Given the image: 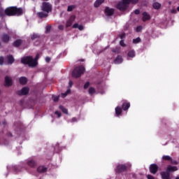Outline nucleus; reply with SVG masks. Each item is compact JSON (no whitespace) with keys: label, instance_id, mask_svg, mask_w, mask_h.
Wrapping results in <instances>:
<instances>
[{"label":"nucleus","instance_id":"17","mask_svg":"<svg viewBox=\"0 0 179 179\" xmlns=\"http://www.w3.org/2000/svg\"><path fill=\"white\" fill-rule=\"evenodd\" d=\"M129 107H131V104L128 102H124L122 104V109L124 111H127V110H128V108H129Z\"/></svg>","mask_w":179,"mask_h":179},{"label":"nucleus","instance_id":"37","mask_svg":"<svg viewBox=\"0 0 179 179\" xmlns=\"http://www.w3.org/2000/svg\"><path fill=\"white\" fill-rule=\"evenodd\" d=\"M3 61H5L3 57H0V65H3Z\"/></svg>","mask_w":179,"mask_h":179},{"label":"nucleus","instance_id":"25","mask_svg":"<svg viewBox=\"0 0 179 179\" xmlns=\"http://www.w3.org/2000/svg\"><path fill=\"white\" fill-rule=\"evenodd\" d=\"M152 6L154 9H160V7L162 6V5L158 2H155L152 4Z\"/></svg>","mask_w":179,"mask_h":179},{"label":"nucleus","instance_id":"4","mask_svg":"<svg viewBox=\"0 0 179 179\" xmlns=\"http://www.w3.org/2000/svg\"><path fill=\"white\" fill-rule=\"evenodd\" d=\"M85 73V67L80 66L76 67L72 72L73 78H80Z\"/></svg>","mask_w":179,"mask_h":179},{"label":"nucleus","instance_id":"10","mask_svg":"<svg viewBox=\"0 0 179 179\" xmlns=\"http://www.w3.org/2000/svg\"><path fill=\"white\" fill-rule=\"evenodd\" d=\"M105 14L106 16H112V15H114V9L106 7L105 9Z\"/></svg>","mask_w":179,"mask_h":179},{"label":"nucleus","instance_id":"8","mask_svg":"<svg viewBox=\"0 0 179 179\" xmlns=\"http://www.w3.org/2000/svg\"><path fill=\"white\" fill-rule=\"evenodd\" d=\"M26 164H27V166H29V167H31V168L36 167L37 166V163L33 159H27L26 161Z\"/></svg>","mask_w":179,"mask_h":179},{"label":"nucleus","instance_id":"44","mask_svg":"<svg viewBox=\"0 0 179 179\" xmlns=\"http://www.w3.org/2000/svg\"><path fill=\"white\" fill-rule=\"evenodd\" d=\"M147 178L148 179H155V177L152 176V175H148Z\"/></svg>","mask_w":179,"mask_h":179},{"label":"nucleus","instance_id":"31","mask_svg":"<svg viewBox=\"0 0 179 179\" xmlns=\"http://www.w3.org/2000/svg\"><path fill=\"white\" fill-rule=\"evenodd\" d=\"M94 93H96V90H94V88H93V87H90L89 89V94H94Z\"/></svg>","mask_w":179,"mask_h":179},{"label":"nucleus","instance_id":"7","mask_svg":"<svg viewBox=\"0 0 179 179\" xmlns=\"http://www.w3.org/2000/svg\"><path fill=\"white\" fill-rule=\"evenodd\" d=\"M29 93V87H23L21 90L17 92V94L19 96H24Z\"/></svg>","mask_w":179,"mask_h":179},{"label":"nucleus","instance_id":"30","mask_svg":"<svg viewBox=\"0 0 179 179\" xmlns=\"http://www.w3.org/2000/svg\"><path fill=\"white\" fill-rule=\"evenodd\" d=\"M71 93V90H68L65 93L62 94V97L64 99L68 96V94Z\"/></svg>","mask_w":179,"mask_h":179},{"label":"nucleus","instance_id":"11","mask_svg":"<svg viewBox=\"0 0 179 179\" xmlns=\"http://www.w3.org/2000/svg\"><path fill=\"white\" fill-rule=\"evenodd\" d=\"M127 170V166L125 165H118L115 169L117 173H122Z\"/></svg>","mask_w":179,"mask_h":179},{"label":"nucleus","instance_id":"49","mask_svg":"<svg viewBox=\"0 0 179 179\" xmlns=\"http://www.w3.org/2000/svg\"><path fill=\"white\" fill-rule=\"evenodd\" d=\"M69 85L70 87H72V85H73V83L72 81H69Z\"/></svg>","mask_w":179,"mask_h":179},{"label":"nucleus","instance_id":"28","mask_svg":"<svg viewBox=\"0 0 179 179\" xmlns=\"http://www.w3.org/2000/svg\"><path fill=\"white\" fill-rule=\"evenodd\" d=\"M128 57H130L131 58H134L135 57V51L131 50L128 52Z\"/></svg>","mask_w":179,"mask_h":179},{"label":"nucleus","instance_id":"15","mask_svg":"<svg viewBox=\"0 0 179 179\" xmlns=\"http://www.w3.org/2000/svg\"><path fill=\"white\" fill-rule=\"evenodd\" d=\"M146 20H150V15L148 13H143V22H146Z\"/></svg>","mask_w":179,"mask_h":179},{"label":"nucleus","instance_id":"1","mask_svg":"<svg viewBox=\"0 0 179 179\" xmlns=\"http://www.w3.org/2000/svg\"><path fill=\"white\" fill-rule=\"evenodd\" d=\"M39 58H40L39 55H36V57L35 59H34L33 57L31 56H27L21 59V62L22 64L28 65L31 68H34V66H37V64H38L37 59H38Z\"/></svg>","mask_w":179,"mask_h":179},{"label":"nucleus","instance_id":"2","mask_svg":"<svg viewBox=\"0 0 179 179\" xmlns=\"http://www.w3.org/2000/svg\"><path fill=\"white\" fill-rule=\"evenodd\" d=\"M5 12L8 16H20V15H23V9L16 7L8 8L6 9Z\"/></svg>","mask_w":179,"mask_h":179},{"label":"nucleus","instance_id":"13","mask_svg":"<svg viewBox=\"0 0 179 179\" xmlns=\"http://www.w3.org/2000/svg\"><path fill=\"white\" fill-rule=\"evenodd\" d=\"M6 60H7L8 65H12V64H13V62H15V58H13V56H12V55L7 56Z\"/></svg>","mask_w":179,"mask_h":179},{"label":"nucleus","instance_id":"14","mask_svg":"<svg viewBox=\"0 0 179 179\" xmlns=\"http://www.w3.org/2000/svg\"><path fill=\"white\" fill-rule=\"evenodd\" d=\"M5 85L12 86V78L9 76H6L5 78Z\"/></svg>","mask_w":179,"mask_h":179},{"label":"nucleus","instance_id":"34","mask_svg":"<svg viewBox=\"0 0 179 179\" xmlns=\"http://www.w3.org/2000/svg\"><path fill=\"white\" fill-rule=\"evenodd\" d=\"M73 6H69L67 8L68 12H72V10H73Z\"/></svg>","mask_w":179,"mask_h":179},{"label":"nucleus","instance_id":"42","mask_svg":"<svg viewBox=\"0 0 179 179\" xmlns=\"http://www.w3.org/2000/svg\"><path fill=\"white\" fill-rule=\"evenodd\" d=\"M120 45L122 47H125V43H124V41H122V40L120 41Z\"/></svg>","mask_w":179,"mask_h":179},{"label":"nucleus","instance_id":"45","mask_svg":"<svg viewBox=\"0 0 179 179\" xmlns=\"http://www.w3.org/2000/svg\"><path fill=\"white\" fill-rule=\"evenodd\" d=\"M58 29L59 30H64V25H59Z\"/></svg>","mask_w":179,"mask_h":179},{"label":"nucleus","instance_id":"33","mask_svg":"<svg viewBox=\"0 0 179 179\" xmlns=\"http://www.w3.org/2000/svg\"><path fill=\"white\" fill-rule=\"evenodd\" d=\"M46 33H50L51 31V25H47L45 27Z\"/></svg>","mask_w":179,"mask_h":179},{"label":"nucleus","instance_id":"18","mask_svg":"<svg viewBox=\"0 0 179 179\" xmlns=\"http://www.w3.org/2000/svg\"><path fill=\"white\" fill-rule=\"evenodd\" d=\"M73 29H78V30H80V31H82V30H83V29H85L83 25H79V24H78V23L74 24L73 25Z\"/></svg>","mask_w":179,"mask_h":179},{"label":"nucleus","instance_id":"20","mask_svg":"<svg viewBox=\"0 0 179 179\" xmlns=\"http://www.w3.org/2000/svg\"><path fill=\"white\" fill-rule=\"evenodd\" d=\"M20 85H26L27 83V78L26 77H21L20 78Z\"/></svg>","mask_w":179,"mask_h":179},{"label":"nucleus","instance_id":"29","mask_svg":"<svg viewBox=\"0 0 179 179\" xmlns=\"http://www.w3.org/2000/svg\"><path fill=\"white\" fill-rule=\"evenodd\" d=\"M60 110L64 113V114H68V109L65 108L64 106H59Z\"/></svg>","mask_w":179,"mask_h":179},{"label":"nucleus","instance_id":"39","mask_svg":"<svg viewBox=\"0 0 179 179\" xmlns=\"http://www.w3.org/2000/svg\"><path fill=\"white\" fill-rule=\"evenodd\" d=\"M89 86H90V83H89V82L86 83L84 85V89H87V87H89Z\"/></svg>","mask_w":179,"mask_h":179},{"label":"nucleus","instance_id":"50","mask_svg":"<svg viewBox=\"0 0 179 179\" xmlns=\"http://www.w3.org/2000/svg\"><path fill=\"white\" fill-rule=\"evenodd\" d=\"M113 52H115V50H113Z\"/></svg>","mask_w":179,"mask_h":179},{"label":"nucleus","instance_id":"35","mask_svg":"<svg viewBox=\"0 0 179 179\" xmlns=\"http://www.w3.org/2000/svg\"><path fill=\"white\" fill-rule=\"evenodd\" d=\"M52 99L54 101H58V100H59V96H53Z\"/></svg>","mask_w":179,"mask_h":179},{"label":"nucleus","instance_id":"27","mask_svg":"<svg viewBox=\"0 0 179 179\" xmlns=\"http://www.w3.org/2000/svg\"><path fill=\"white\" fill-rule=\"evenodd\" d=\"M163 160H166V161H169V162H172L173 158H171V157L169 156V155H164L162 157Z\"/></svg>","mask_w":179,"mask_h":179},{"label":"nucleus","instance_id":"23","mask_svg":"<svg viewBox=\"0 0 179 179\" xmlns=\"http://www.w3.org/2000/svg\"><path fill=\"white\" fill-rule=\"evenodd\" d=\"M40 38V35H38V34H33L31 36V40H37Z\"/></svg>","mask_w":179,"mask_h":179},{"label":"nucleus","instance_id":"52","mask_svg":"<svg viewBox=\"0 0 179 179\" xmlns=\"http://www.w3.org/2000/svg\"><path fill=\"white\" fill-rule=\"evenodd\" d=\"M0 45H1V43H0Z\"/></svg>","mask_w":179,"mask_h":179},{"label":"nucleus","instance_id":"51","mask_svg":"<svg viewBox=\"0 0 179 179\" xmlns=\"http://www.w3.org/2000/svg\"><path fill=\"white\" fill-rule=\"evenodd\" d=\"M81 61H85L84 59L81 60Z\"/></svg>","mask_w":179,"mask_h":179},{"label":"nucleus","instance_id":"32","mask_svg":"<svg viewBox=\"0 0 179 179\" xmlns=\"http://www.w3.org/2000/svg\"><path fill=\"white\" fill-rule=\"evenodd\" d=\"M141 38H137L136 39H133L134 44H138V43H141Z\"/></svg>","mask_w":179,"mask_h":179},{"label":"nucleus","instance_id":"46","mask_svg":"<svg viewBox=\"0 0 179 179\" xmlns=\"http://www.w3.org/2000/svg\"><path fill=\"white\" fill-rule=\"evenodd\" d=\"M50 61H51V58L47 57L45 58V62H50Z\"/></svg>","mask_w":179,"mask_h":179},{"label":"nucleus","instance_id":"16","mask_svg":"<svg viewBox=\"0 0 179 179\" xmlns=\"http://www.w3.org/2000/svg\"><path fill=\"white\" fill-rule=\"evenodd\" d=\"M37 15L41 19H43V17H47V16H48V13L44 12V11L43 12H39V13H37Z\"/></svg>","mask_w":179,"mask_h":179},{"label":"nucleus","instance_id":"38","mask_svg":"<svg viewBox=\"0 0 179 179\" xmlns=\"http://www.w3.org/2000/svg\"><path fill=\"white\" fill-rule=\"evenodd\" d=\"M171 13H173V14L176 15V13H177V9H176V8H172V9L171 10Z\"/></svg>","mask_w":179,"mask_h":179},{"label":"nucleus","instance_id":"6","mask_svg":"<svg viewBox=\"0 0 179 179\" xmlns=\"http://www.w3.org/2000/svg\"><path fill=\"white\" fill-rule=\"evenodd\" d=\"M159 170V166H157V164H152L150 166V173L152 174H156Z\"/></svg>","mask_w":179,"mask_h":179},{"label":"nucleus","instance_id":"40","mask_svg":"<svg viewBox=\"0 0 179 179\" xmlns=\"http://www.w3.org/2000/svg\"><path fill=\"white\" fill-rule=\"evenodd\" d=\"M55 114L56 115H57L58 118H59V117H61V115H62V114H61V113H60L59 111H56V112L55 113Z\"/></svg>","mask_w":179,"mask_h":179},{"label":"nucleus","instance_id":"9","mask_svg":"<svg viewBox=\"0 0 179 179\" xmlns=\"http://www.w3.org/2000/svg\"><path fill=\"white\" fill-rule=\"evenodd\" d=\"M73 22H75V15H71L66 23V27H71Z\"/></svg>","mask_w":179,"mask_h":179},{"label":"nucleus","instance_id":"47","mask_svg":"<svg viewBox=\"0 0 179 179\" xmlns=\"http://www.w3.org/2000/svg\"><path fill=\"white\" fill-rule=\"evenodd\" d=\"M139 10H134V13L136 14V15H139Z\"/></svg>","mask_w":179,"mask_h":179},{"label":"nucleus","instance_id":"19","mask_svg":"<svg viewBox=\"0 0 179 179\" xmlns=\"http://www.w3.org/2000/svg\"><path fill=\"white\" fill-rule=\"evenodd\" d=\"M37 171L38 173H45V171H47V168H45L43 166H38V168L37 169Z\"/></svg>","mask_w":179,"mask_h":179},{"label":"nucleus","instance_id":"36","mask_svg":"<svg viewBox=\"0 0 179 179\" xmlns=\"http://www.w3.org/2000/svg\"><path fill=\"white\" fill-rule=\"evenodd\" d=\"M119 37L120 38H121V40H123V38L125 37V33H122L119 34Z\"/></svg>","mask_w":179,"mask_h":179},{"label":"nucleus","instance_id":"22","mask_svg":"<svg viewBox=\"0 0 179 179\" xmlns=\"http://www.w3.org/2000/svg\"><path fill=\"white\" fill-rule=\"evenodd\" d=\"M122 113V109L121 107L117 106L115 108V114L116 115H120Z\"/></svg>","mask_w":179,"mask_h":179},{"label":"nucleus","instance_id":"41","mask_svg":"<svg viewBox=\"0 0 179 179\" xmlns=\"http://www.w3.org/2000/svg\"><path fill=\"white\" fill-rule=\"evenodd\" d=\"M76 121H78V119H76V117H73L69 122H76Z\"/></svg>","mask_w":179,"mask_h":179},{"label":"nucleus","instance_id":"21","mask_svg":"<svg viewBox=\"0 0 179 179\" xmlns=\"http://www.w3.org/2000/svg\"><path fill=\"white\" fill-rule=\"evenodd\" d=\"M103 2H104V0H96L94 3L95 8H99V6H100Z\"/></svg>","mask_w":179,"mask_h":179},{"label":"nucleus","instance_id":"5","mask_svg":"<svg viewBox=\"0 0 179 179\" xmlns=\"http://www.w3.org/2000/svg\"><path fill=\"white\" fill-rule=\"evenodd\" d=\"M41 9L43 12L50 13V12H51V10L52 9V6L48 2H43L42 3Z\"/></svg>","mask_w":179,"mask_h":179},{"label":"nucleus","instance_id":"26","mask_svg":"<svg viewBox=\"0 0 179 179\" xmlns=\"http://www.w3.org/2000/svg\"><path fill=\"white\" fill-rule=\"evenodd\" d=\"M115 64H121L122 62V57L118 56L114 61Z\"/></svg>","mask_w":179,"mask_h":179},{"label":"nucleus","instance_id":"43","mask_svg":"<svg viewBox=\"0 0 179 179\" xmlns=\"http://www.w3.org/2000/svg\"><path fill=\"white\" fill-rule=\"evenodd\" d=\"M136 30L137 32L141 31V30H142V27H137Z\"/></svg>","mask_w":179,"mask_h":179},{"label":"nucleus","instance_id":"12","mask_svg":"<svg viewBox=\"0 0 179 179\" xmlns=\"http://www.w3.org/2000/svg\"><path fill=\"white\" fill-rule=\"evenodd\" d=\"M1 38L3 43H8L10 40V36L7 34H3Z\"/></svg>","mask_w":179,"mask_h":179},{"label":"nucleus","instance_id":"3","mask_svg":"<svg viewBox=\"0 0 179 179\" xmlns=\"http://www.w3.org/2000/svg\"><path fill=\"white\" fill-rule=\"evenodd\" d=\"M139 0H122L117 5L119 10H127L129 3H137Z\"/></svg>","mask_w":179,"mask_h":179},{"label":"nucleus","instance_id":"24","mask_svg":"<svg viewBox=\"0 0 179 179\" xmlns=\"http://www.w3.org/2000/svg\"><path fill=\"white\" fill-rule=\"evenodd\" d=\"M22 41L20 39L15 41L13 43L14 47H19L22 44Z\"/></svg>","mask_w":179,"mask_h":179},{"label":"nucleus","instance_id":"48","mask_svg":"<svg viewBox=\"0 0 179 179\" xmlns=\"http://www.w3.org/2000/svg\"><path fill=\"white\" fill-rule=\"evenodd\" d=\"M172 164H178V162L177 161H171Z\"/></svg>","mask_w":179,"mask_h":179}]
</instances>
